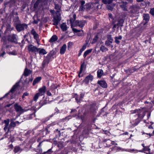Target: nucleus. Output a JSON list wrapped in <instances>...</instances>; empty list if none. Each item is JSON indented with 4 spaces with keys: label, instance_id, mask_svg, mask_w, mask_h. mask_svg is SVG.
I'll return each mask as SVG.
<instances>
[{
    "label": "nucleus",
    "instance_id": "f257e3e1",
    "mask_svg": "<svg viewBox=\"0 0 154 154\" xmlns=\"http://www.w3.org/2000/svg\"><path fill=\"white\" fill-rule=\"evenodd\" d=\"M134 113H137V114L132 118L131 122L134 126L137 125L140 122V120L145 115V112L143 109H137L134 111Z\"/></svg>",
    "mask_w": 154,
    "mask_h": 154
},
{
    "label": "nucleus",
    "instance_id": "f03ea898",
    "mask_svg": "<svg viewBox=\"0 0 154 154\" xmlns=\"http://www.w3.org/2000/svg\"><path fill=\"white\" fill-rule=\"evenodd\" d=\"M16 36V35L14 34L9 35L8 36V41L5 40L3 38L2 41L3 42V45H6L8 43V41L15 42L17 41Z\"/></svg>",
    "mask_w": 154,
    "mask_h": 154
},
{
    "label": "nucleus",
    "instance_id": "7ed1b4c3",
    "mask_svg": "<svg viewBox=\"0 0 154 154\" xmlns=\"http://www.w3.org/2000/svg\"><path fill=\"white\" fill-rule=\"evenodd\" d=\"M19 83L18 82L16 83V84L14 85L13 87L11 88L10 91L9 93L6 94L3 98L5 97L8 94H10L11 96V99L14 98V96H13V95L14 94V93L16 90V89L17 88V87L19 86Z\"/></svg>",
    "mask_w": 154,
    "mask_h": 154
},
{
    "label": "nucleus",
    "instance_id": "20e7f679",
    "mask_svg": "<svg viewBox=\"0 0 154 154\" xmlns=\"http://www.w3.org/2000/svg\"><path fill=\"white\" fill-rule=\"evenodd\" d=\"M86 23V21L84 20H76L74 22V24L75 26H79L82 28Z\"/></svg>",
    "mask_w": 154,
    "mask_h": 154
},
{
    "label": "nucleus",
    "instance_id": "39448f33",
    "mask_svg": "<svg viewBox=\"0 0 154 154\" xmlns=\"http://www.w3.org/2000/svg\"><path fill=\"white\" fill-rule=\"evenodd\" d=\"M27 27V26L26 24H18L16 26V28L18 32H20L26 29Z\"/></svg>",
    "mask_w": 154,
    "mask_h": 154
},
{
    "label": "nucleus",
    "instance_id": "423d86ee",
    "mask_svg": "<svg viewBox=\"0 0 154 154\" xmlns=\"http://www.w3.org/2000/svg\"><path fill=\"white\" fill-rule=\"evenodd\" d=\"M39 49L38 48L32 45H30L28 47V49L29 52L34 53L35 54L38 53Z\"/></svg>",
    "mask_w": 154,
    "mask_h": 154
},
{
    "label": "nucleus",
    "instance_id": "0eeeda50",
    "mask_svg": "<svg viewBox=\"0 0 154 154\" xmlns=\"http://www.w3.org/2000/svg\"><path fill=\"white\" fill-rule=\"evenodd\" d=\"M140 9V6L137 5H135L131 6L130 8V11L133 13L138 12Z\"/></svg>",
    "mask_w": 154,
    "mask_h": 154
},
{
    "label": "nucleus",
    "instance_id": "6e6552de",
    "mask_svg": "<svg viewBox=\"0 0 154 154\" xmlns=\"http://www.w3.org/2000/svg\"><path fill=\"white\" fill-rule=\"evenodd\" d=\"M61 20V18L60 14L57 15L54 17L53 18V20L54 22L53 25L56 26V27L57 28V25Z\"/></svg>",
    "mask_w": 154,
    "mask_h": 154
},
{
    "label": "nucleus",
    "instance_id": "1a4fd4ad",
    "mask_svg": "<svg viewBox=\"0 0 154 154\" xmlns=\"http://www.w3.org/2000/svg\"><path fill=\"white\" fill-rule=\"evenodd\" d=\"M44 104H43L42 105H41L38 108H32L31 110H34V112L30 114L27 117H26L27 119H32L33 117L35 116V113L36 112V111L39 109L41 107L43 106Z\"/></svg>",
    "mask_w": 154,
    "mask_h": 154
},
{
    "label": "nucleus",
    "instance_id": "9d476101",
    "mask_svg": "<svg viewBox=\"0 0 154 154\" xmlns=\"http://www.w3.org/2000/svg\"><path fill=\"white\" fill-rule=\"evenodd\" d=\"M31 33L33 35L34 38L37 42L39 41L38 35L34 29L33 28L32 29Z\"/></svg>",
    "mask_w": 154,
    "mask_h": 154
},
{
    "label": "nucleus",
    "instance_id": "9b49d317",
    "mask_svg": "<svg viewBox=\"0 0 154 154\" xmlns=\"http://www.w3.org/2000/svg\"><path fill=\"white\" fill-rule=\"evenodd\" d=\"M93 79V76L91 74L87 76L84 80L83 81L86 84H88L89 81H92Z\"/></svg>",
    "mask_w": 154,
    "mask_h": 154
},
{
    "label": "nucleus",
    "instance_id": "f8f14e48",
    "mask_svg": "<svg viewBox=\"0 0 154 154\" xmlns=\"http://www.w3.org/2000/svg\"><path fill=\"white\" fill-rule=\"evenodd\" d=\"M14 107L16 111L21 114L23 113V109L18 104H16L14 105Z\"/></svg>",
    "mask_w": 154,
    "mask_h": 154
},
{
    "label": "nucleus",
    "instance_id": "ddd939ff",
    "mask_svg": "<svg viewBox=\"0 0 154 154\" xmlns=\"http://www.w3.org/2000/svg\"><path fill=\"white\" fill-rule=\"evenodd\" d=\"M67 46L66 44H63L60 49V53L61 54H64L66 50Z\"/></svg>",
    "mask_w": 154,
    "mask_h": 154
},
{
    "label": "nucleus",
    "instance_id": "4468645a",
    "mask_svg": "<svg viewBox=\"0 0 154 154\" xmlns=\"http://www.w3.org/2000/svg\"><path fill=\"white\" fill-rule=\"evenodd\" d=\"M97 83L103 88H106L107 87V84L104 80L98 81Z\"/></svg>",
    "mask_w": 154,
    "mask_h": 154
},
{
    "label": "nucleus",
    "instance_id": "2eb2a0df",
    "mask_svg": "<svg viewBox=\"0 0 154 154\" xmlns=\"http://www.w3.org/2000/svg\"><path fill=\"white\" fill-rule=\"evenodd\" d=\"M32 71L27 68H26L24 71L23 75L25 76H27L31 73Z\"/></svg>",
    "mask_w": 154,
    "mask_h": 154
},
{
    "label": "nucleus",
    "instance_id": "dca6fc26",
    "mask_svg": "<svg viewBox=\"0 0 154 154\" xmlns=\"http://www.w3.org/2000/svg\"><path fill=\"white\" fill-rule=\"evenodd\" d=\"M46 88L45 86H43L39 89L40 95H42L45 94L46 91Z\"/></svg>",
    "mask_w": 154,
    "mask_h": 154
},
{
    "label": "nucleus",
    "instance_id": "f3484780",
    "mask_svg": "<svg viewBox=\"0 0 154 154\" xmlns=\"http://www.w3.org/2000/svg\"><path fill=\"white\" fill-rule=\"evenodd\" d=\"M60 27L62 30L63 32L66 31L68 28L66 23H63L61 24Z\"/></svg>",
    "mask_w": 154,
    "mask_h": 154
},
{
    "label": "nucleus",
    "instance_id": "a211bd4d",
    "mask_svg": "<svg viewBox=\"0 0 154 154\" xmlns=\"http://www.w3.org/2000/svg\"><path fill=\"white\" fill-rule=\"evenodd\" d=\"M16 125V124L15 122H14L13 120H11V123H10V125L8 127V130H10L12 128L15 127Z\"/></svg>",
    "mask_w": 154,
    "mask_h": 154
},
{
    "label": "nucleus",
    "instance_id": "6ab92c4d",
    "mask_svg": "<svg viewBox=\"0 0 154 154\" xmlns=\"http://www.w3.org/2000/svg\"><path fill=\"white\" fill-rule=\"evenodd\" d=\"M39 49L38 50V53L40 55L42 54L45 55L47 54V52L46 50L44 48H38Z\"/></svg>",
    "mask_w": 154,
    "mask_h": 154
},
{
    "label": "nucleus",
    "instance_id": "aec40b11",
    "mask_svg": "<svg viewBox=\"0 0 154 154\" xmlns=\"http://www.w3.org/2000/svg\"><path fill=\"white\" fill-rule=\"evenodd\" d=\"M58 39L56 35H53L49 40V42H53L56 41Z\"/></svg>",
    "mask_w": 154,
    "mask_h": 154
},
{
    "label": "nucleus",
    "instance_id": "412c9836",
    "mask_svg": "<svg viewBox=\"0 0 154 154\" xmlns=\"http://www.w3.org/2000/svg\"><path fill=\"white\" fill-rule=\"evenodd\" d=\"M103 71L101 69H99L97 71V76L99 78H100L103 75Z\"/></svg>",
    "mask_w": 154,
    "mask_h": 154
},
{
    "label": "nucleus",
    "instance_id": "4be33fe9",
    "mask_svg": "<svg viewBox=\"0 0 154 154\" xmlns=\"http://www.w3.org/2000/svg\"><path fill=\"white\" fill-rule=\"evenodd\" d=\"M143 20H145L146 23H147L149 19V15L148 14H143Z\"/></svg>",
    "mask_w": 154,
    "mask_h": 154
},
{
    "label": "nucleus",
    "instance_id": "5701e85b",
    "mask_svg": "<svg viewBox=\"0 0 154 154\" xmlns=\"http://www.w3.org/2000/svg\"><path fill=\"white\" fill-rule=\"evenodd\" d=\"M122 37L119 35L118 37H116L115 38V42L117 44H119L120 43L119 40H121Z\"/></svg>",
    "mask_w": 154,
    "mask_h": 154
},
{
    "label": "nucleus",
    "instance_id": "b1692460",
    "mask_svg": "<svg viewBox=\"0 0 154 154\" xmlns=\"http://www.w3.org/2000/svg\"><path fill=\"white\" fill-rule=\"evenodd\" d=\"M92 49H90L85 51L83 54L84 57L85 58L87 55H88L89 54L92 52Z\"/></svg>",
    "mask_w": 154,
    "mask_h": 154
},
{
    "label": "nucleus",
    "instance_id": "393cba45",
    "mask_svg": "<svg viewBox=\"0 0 154 154\" xmlns=\"http://www.w3.org/2000/svg\"><path fill=\"white\" fill-rule=\"evenodd\" d=\"M41 77H38L36 78L34 80L33 82V85H35L38 83L41 80Z\"/></svg>",
    "mask_w": 154,
    "mask_h": 154
},
{
    "label": "nucleus",
    "instance_id": "a878e982",
    "mask_svg": "<svg viewBox=\"0 0 154 154\" xmlns=\"http://www.w3.org/2000/svg\"><path fill=\"white\" fill-rule=\"evenodd\" d=\"M100 50L102 52H104L107 51L108 49L104 46L102 45L100 47Z\"/></svg>",
    "mask_w": 154,
    "mask_h": 154
},
{
    "label": "nucleus",
    "instance_id": "bb28decb",
    "mask_svg": "<svg viewBox=\"0 0 154 154\" xmlns=\"http://www.w3.org/2000/svg\"><path fill=\"white\" fill-rule=\"evenodd\" d=\"M113 42L108 40H106L105 42V44L107 46H110L111 48H112L113 46L111 45V44Z\"/></svg>",
    "mask_w": 154,
    "mask_h": 154
},
{
    "label": "nucleus",
    "instance_id": "cd10ccee",
    "mask_svg": "<svg viewBox=\"0 0 154 154\" xmlns=\"http://www.w3.org/2000/svg\"><path fill=\"white\" fill-rule=\"evenodd\" d=\"M102 2L105 4H110L111 3L113 0H102Z\"/></svg>",
    "mask_w": 154,
    "mask_h": 154
},
{
    "label": "nucleus",
    "instance_id": "c85d7f7f",
    "mask_svg": "<svg viewBox=\"0 0 154 154\" xmlns=\"http://www.w3.org/2000/svg\"><path fill=\"white\" fill-rule=\"evenodd\" d=\"M98 38L97 35H95L94 37L93 38L92 41L91 42V43L92 44H94L96 42L98 39Z\"/></svg>",
    "mask_w": 154,
    "mask_h": 154
},
{
    "label": "nucleus",
    "instance_id": "c756f323",
    "mask_svg": "<svg viewBox=\"0 0 154 154\" xmlns=\"http://www.w3.org/2000/svg\"><path fill=\"white\" fill-rule=\"evenodd\" d=\"M9 122L10 120L9 119H7L6 120H4V122L5 124V126H8Z\"/></svg>",
    "mask_w": 154,
    "mask_h": 154
},
{
    "label": "nucleus",
    "instance_id": "7c9ffc66",
    "mask_svg": "<svg viewBox=\"0 0 154 154\" xmlns=\"http://www.w3.org/2000/svg\"><path fill=\"white\" fill-rule=\"evenodd\" d=\"M76 14H74L73 15V19H72H72L70 18V23L71 24L73 23V22L74 20L76 19Z\"/></svg>",
    "mask_w": 154,
    "mask_h": 154
},
{
    "label": "nucleus",
    "instance_id": "2f4dec72",
    "mask_svg": "<svg viewBox=\"0 0 154 154\" xmlns=\"http://www.w3.org/2000/svg\"><path fill=\"white\" fill-rule=\"evenodd\" d=\"M40 95H40V93H37L36 94L34 97V100L35 101H36L38 99L39 96Z\"/></svg>",
    "mask_w": 154,
    "mask_h": 154
},
{
    "label": "nucleus",
    "instance_id": "473e14b6",
    "mask_svg": "<svg viewBox=\"0 0 154 154\" xmlns=\"http://www.w3.org/2000/svg\"><path fill=\"white\" fill-rule=\"evenodd\" d=\"M124 21L122 19L120 20L119 21L118 23H117V25L119 26H122V24L124 23Z\"/></svg>",
    "mask_w": 154,
    "mask_h": 154
},
{
    "label": "nucleus",
    "instance_id": "72a5a7b5",
    "mask_svg": "<svg viewBox=\"0 0 154 154\" xmlns=\"http://www.w3.org/2000/svg\"><path fill=\"white\" fill-rule=\"evenodd\" d=\"M107 40L111 41L113 42V38L112 37V35H108L107 36Z\"/></svg>",
    "mask_w": 154,
    "mask_h": 154
},
{
    "label": "nucleus",
    "instance_id": "f704fd0d",
    "mask_svg": "<svg viewBox=\"0 0 154 154\" xmlns=\"http://www.w3.org/2000/svg\"><path fill=\"white\" fill-rule=\"evenodd\" d=\"M85 63H82L80 69V73H82V72L83 69L85 68Z\"/></svg>",
    "mask_w": 154,
    "mask_h": 154
},
{
    "label": "nucleus",
    "instance_id": "c9c22d12",
    "mask_svg": "<svg viewBox=\"0 0 154 154\" xmlns=\"http://www.w3.org/2000/svg\"><path fill=\"white\" fill-rule=\"evenodd\" d=\"M120 6L123 10H125V5L124 3H121L120 5Z\"/></svg>",
    "mask_w": 154,
    "mask_h": 154
},
{
    "label": "nucleus",
    "instance_id": "e433bc0d",
    "mask_svg": "<svg viewBox=\"0 0 154 154\" xmlns=\"http://www.w3.org/2000/svg\"><path fill=\"white\" fill-rule=\"evenodd\" d=\"M85 5H81L79 9V11H83L85 9V8L84 7Z\"/></svg>",
    "mask_w": 154,
    "mask_h": 154
},
{
    "label": "nucleus",
    "instance_id": "4c0bfd02",
    "mask_svg": "<svg viewBox=\"0 0 154 154\" xmlns=\"http://www.w3.org/2000/svg\"><path fill=\"white\" fill-rule=\"evenodd\" d=\"M49 63L48 61L47 60H45L43 61L42 63V66H45L46 64H48Z\"/></svg>",
    "mask_w": 154,
    "mask_h": 154
},
{
    "label": "nucleus",
    "instance_id": "58836bf2",
    "mask_svg": "<svg viewBox=\"0 0 154 154\" xmlns=\"http://www.w3.org/2000/svg\"><path fill=\"white\" fill-rule=\"evenodd\" d=\"M56 124V122H54L49 124L48 125H47V127L48 128H49V127H50L51 126H53L54 125H55Z\"/></svg>",
    "mask_w": 154,
    "mask_h": 154
},
{
    "label": "nucleus",
    "instance_id": "ea45409f",
    "mask_svg": "<svg viewBox=\"0 0 154 154\" xmlns=\"http://www.w3.org/2000/svg\"><path fill=\"white\" fill-rule=\"evenodd\" d=\"M72 30L73 32H83V30H78L77 29L75 28H73L72 29Z\"/></svg>",
    "mask_w": 154,
    "mask_h": 154
},
{
    "label": "nucleus",
    "instance_id": "a19ab883",
    "mask_svg": "<svg viewBox=\"0 0 154 154\" xmlns=\"http://www.w3.org/2000/svg\"><path fill=\"white\" fill-rule=\"evenodd\" d=\"M55 8L56 9L59 10L60 8V7L58 4H55Z\"/></svg>",
    "mask_w": 154,
    "mask_h": 154
},
{
    "label": "nucleus",
    "instance_id": "79ce46f5",
    "mask_svg": "<svg viewBox=\"0 0 154 154\" xmlns=\"http://www.w3.org/2000/svg\"><path fill=\"white\" fill-rule=\"evenodd\" d=\"M85 94L83 93H81L80 94L79 100H82Z\"/></svg>",
    "mask_w": 154,
    "mask_h": 154
},
{
    "label": "nucleus",
    "instance_id": "37998d69",
    "mask_svg": "<svg viewBox=\"0 0 154 154\" xmlns=\"http://www.w3.org/2000/svg\"><path fill=\"white\" fill-rule=\"evenodd\" d=\"M50 119V118H46L45 119H42V123H45Z\"/></svg>",
    "mask_w": 154,
    "mask_h": 154
},
{
    "label": "nucleus",
    "instance_id": "c03bdc74",
    "mask_svg": "<svg viewBox=\"0 0 154 154\" xmlns=\"http://www.w3.org/2000/svg\"><path fill=\"white\" fill-rule=\"evenodd\" d=\"M87 44H85L83 45L82 48L80 49L81 50L83 51L86 48Z\"/></svg>",
    "mask_w": 154,
    "mask_h": 154
},
{
    "label": "nucleus",
    "instance_id": "a18cd8bd",
    "mask_svg": "<svg viewBox=\"0 0 154 154\" xmlns=\"http://www.w3.org/2000/svg\"><path fill=\"white\" fill-rule=\"evenodd\" d=\"M34 134V132L32 130H29L27 132V134Z\"/></svg>",
    "mask_w": 154,
    "mask_h": 154
},
{
    "label": "nucleus",
    "instance_id": "49530a36",
    "mask_svg": "<svg viewBox=\"0 0 154 154\" xmlns=\"http://www.w3.org/2000/svg\"><path fill=\"white\" fill-rule=\"evenodd\" d=\"M150 13L152 15H154V8L151 9Z\"/></svg>",
    "mask_w": 154,
    "mask_h": 154
},
{
    "label": "nucleus",
    "instance_id": "de8ad7c7",
    "mask_svg": "<svg viewBox=\"0 0 154 154\" xmlns=\"http://www.w3.org/2000/svg\"><path fill=\"white\" fill-rule=\"evenodd\" d=\"M73 45V43L72 42H69L68 43V48H70Z\"/></svg>",
    "mask_w": 154,
    "mask_h": 154
},
{
    "label": "nucleus",
    "instance_id": "09e8293b",
    "mask_svg": "<svg viewBox=\"0 0 154 154\" xmlns=\"http://www.w3.org/2000/svg\"><path fill=\"white\" fill-rule=\"evenodd\" d=\"M9 54H11L12 55H16L17 54V53L15 51H13L12 52H9Z\"/></svg>",
    "mask_w": 154,
    "mask_h": 154
},
{
    "label": "nucleus",
    "instance_id": "8fccbe9b",
    "mask_svg": "<svg viewBox=\"0 0 154 154\" xmlns=\"http://www.w3.org/2000/svg\"><path fill=\"white\" fill-rule=\"evenodd\" d=\"M44 134H49V132L48 131V129H46L44 131Z\"/></svg>",
    "mask_w": 154,
    "mask_h": 154
},
{
    "label": "nucleus",
    "instance_id": "3c124183",
    "mask_svg": "<svg viewBox=\"0 0 154 154\" xmlns=\"http://www.w3.org/2000/svg\"><path fill=\"white\" fill-rule=\"evenodd\" d=\"M29 110V109H28L27 107H26L24 109H23V113L24 112L27 111Z\"/></svg>",
    "mask_w": 154,
    "mask_h": 154
},
{
    "label": "nucleus",
    "instance_id": "603ef678",
    "mask_svg": "<svg viewBox=\"0 0 154 154\" xmlns=\"http://www.w3.org/2000/svg\"><path fill=\"white\" fill-rule=\"evenodd\" d=\"M29 95V94L27 92H25L24 93L23 95L22 96V98H23L25 96H27Z\"/></svg>",
    "mask_w": 154,
    "mask_h": 154
},
{
    "label": "nucleus",
    "instance_id": "864d4df0",
    "mask_svg": "<svg viewBox=\"0 0 154 154\" xmlns=\"http://www.w3.org/2000/svg\"><path fill=\"white\" fill-rule=\"evenodd\" d=\"M8 126H5V127L4 128V129L5 130V131H6L7 130L8 131H9V130H8Z\"/></svg>",
    "mask_w": 154,
    "mask_h": 154
},
{
    "label": "nucleus",
    "instance_id": "5fc2aeb1",
    "mask_svg": "<svg viewBox=\"0 0 154 154\" xmlns=\"http://www.w3.org/2000/svg\"><path fill=\"white\" fill-rule=\"evenodd\" d=\"M75 99L76 101L78 103L81 100H79V99L77 96L75 97Z\"/></svg>",
    "mask_w": 154,
    "mask_h": 154
},
{
    "label": "nucleus",
    "instance_id": "6e6d98bb",
    "mask_svg": "<svg viewBox=\"0 0 154 154\" xmlns=\"http://www.w3.org/2000/svg\"><path fill=\"white\" fill-rule=\"evenodd\" d=\"M81 5H84V4L85 3V2L84 1H82L81 2Z\"/></svg>",
    "mask_w": 154,
    "mask_h": 154
},
{
    "label": "nucleus",
    "instance_id": "4d7b16f0",
    "mask_svg": "<svg viewBox=\"0 0 154 154\" xmlns=\"http://www.w3.org/2000/svg\"><path fill=\"white\" fill-rule=\"evenodd\" d=\"M47 94L49 96H51L52 95L51 93L49 91H47Z\"/></svg>",
    "mask_w": 154,
    "mask_h": 154
},
{
    "label": "nucleus",
    "instance_id": "13d9d810",
    "mask_svg": "<svg viewBox=\"0 0 154 154\" xmlns=\"http://www.w3.org/2000/svg\"><path fill=\"white\" fill-rule=\"evenodd\" d=\"M83 51L81 49H80V51H79V53L78 54V56H80L81 55V54H82V52Z\"/></svg>",
    "mask_w": 154,
    "mask_h": 154
},
{
    "label": "nucleus",
    "instance_id": "bf43d9fd",
    "mask_svg": "<svg viewBox=\"0 0 154 154\" xmlns=\"http://www.w3.org/2000/svg\"><path fill=\"white\" fill-rule=\"evenodd\" d=\"M91 112H93L94 111V109H92L91 108L90 109Z\"/></svg>",
    "mask_w": 154,
    "mask_h": 154
},
{
    "label": "nucleus",
    "instance_id": "052dcab7",
    "mask_svg": "<svg viewBox=\"0 0 154 154\" xmlns=\"http://www.w3.org/2000/svg\"><path fill=\"white\" fill-rule=\"evenodd\" d=\"M11 104H8L5 106V107H10L11 106Z\"/></svg>",
    "mask_w": 154,
    "mask_h": 154
},
{
    "label": "nucleus",
    "instance_id": "680f3d73",
    "mask_svg": "<svg viewBox=\"0 0 154 154\" xmlns=\"http://www.w3.org/2000/svg\"><path fill=\"white\" fill-rule=\"evenodd\" d=\"M19 122V121H17L15 122V123H16V124H20L21 122Z\"/></svg>",
    "mask_w": 154,
    "mask_h": 154
},
{
    "label": "nucleus",
    "instance_id": "e2e57ef3",
    "mask_svg": "<svg viewBox=\"0 0 154 154\" xmlns=\"http://www.w3.org/2000/svg\"><path fill=\"white\" fill-rule=\"evenodd\" d=\"M9 3V2H5V3L4 4V5H5V6L6 7V6L8 5V4Z\"/></svg>",
    "mask_w": 154,
    "mask_h": 154
},
{
    "label": "nucleus",
    "instance_id": "0e129e2a",
    "mask_svg": "<svg viewBox=\"0 0 154 154\" xmlns=\"http://www.w3.org/2000/svg\"><path fill=\"white\" fill-rule=\"evenodd\" d=\"M144 0H136L138 2H143Z\"/></svg>",
    "mask_w": 154,
    "mask_h": 154
},
{
    "label": "nucleus",
    "instance_id": "69168bd1",
    "mask_svg": "<svg viewBox=\"0 0 154 154\" xmlns=\"http://www.w3.org/2000/svg\"><path fill=\"white\" fill-rule=\"evenodd\" d=\"M5 54V51H4L1 54V56H4Z\"/></svg>",
    "mask_w": 154,
    "mask_h": 154
},
{
    "label": "nucleus",
    "instance_id": "338daca9",
    "mask_svg": "<svg viewBox=\"0 0 154 154\" xmlns=\"http://www.w3.org/2000/svg\"><path fill=\"white\" fill-rule=\"evenodd\" d=\"M38 5V4H37L36 3H35L34 5V8H35L36 7V6H37Z\"/></svg>",
    "mask_w": 154,
    "mask_h": 154
},
{
    "label": "nucleus",
    "instance_id": "774afa93",
    "mask_svg": "<svg viewBox=\"0 0 154 154\" xmlns=\"http://www.w3.org/2000/svg\"><path fill=\"white\" fill-rule=\"evenodd\" d=\"M33 23L34 24H37L38 23V22L36 20H34L33 21Z\"/></svg>",
    "mask_w": 154,
    "mask_h": 154
}]
</instances>
